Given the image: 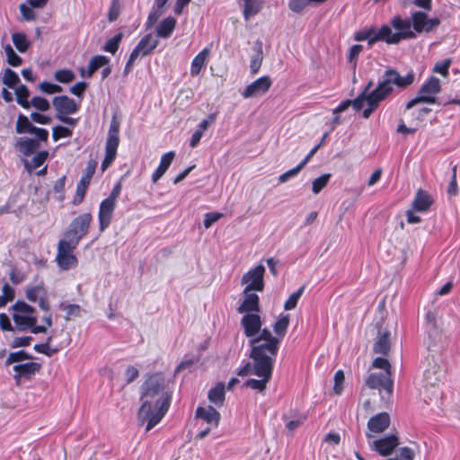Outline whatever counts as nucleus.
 <instances>
[{"label": "nucleus", "instance_id": "34", "mask_svg": "<svg viewBox=\"0 0 460 460\" xmlns=\"http://www.w3.org/2000/svg\"><path fill=\"white\" fill-rule=\"evenodd\" d=\"M290 323V317L288 314H280L279 319L273 323L272 328L277 338H279V343L287 334Z\"/></svg>", "mask_w": 460, "mask_h": 460}, {"label": "nucleus", "instance_id": "50", "mask_svg": "<svg viewBox=\"0 0 460 460\" xmlns=\"http://www.w3.org/2000/svg\"><path fill=\"white\" fill-rule=\"evenodd\" d=\"M4 52L7 58V62L12 66H19L22 63V59L20 56H18L11 45H6L4 47Z\"/></svg>", "mask_w": 460, "mask_h": 460}, {"label": "nucleus", "instance_id": "53", "mask_svg": "<svg viewBox=\"0 0 460 460\" xmlns=\"http://www.w3.org/2000/svg\"><path fill=\"white\" fill-rule=\"evenodd\" d=\"M96 167L97 162L93 159L89 160L80 180L90 184Z\"/></svg>", "mask_w": 460, "mask_h": 460}, {"label": "nucleus", "instance_id": "4", "mask_svg": "<svg viewBox=\"0 0 460 460\" xmlns=\"http://www.w3.org/2000/svg\"><path fill=\"white\" fill-rule=\"evenodd\" d=\"M167 394L172 400V391L162 372L148 375L140 388V399L162 400Z\"/></svg>", "mask_w": 460, "mask_h": 460}, {"label": "nucleus", "instance_id": "19", "mask_svg": "<svg viewBox=\"0 0 460 460\" xmlns=\"http://www.w3.org/2000/svg\"><path fill=\"white\" fill-rule=\"evenodd\" d=\"M392 27L396 31V39L399 42L407 39L415 38V32L411 30V22L409 19H402L395 15L391 21Z\"/></svg>", "mask_w": 460, "mask_h": 460}, {"label": "nucleus", "instance_id": "2", "mask_svg": "<svg viewBox=\"0 0 460 460\" xmlns=\"http://www.w3.org/2000/svg\"><path fill=\"white\" fill-rule=\"evenodd\" d=\"M249 344L251 346V358L275 362L280 345L279 338L272 335L269 329H261L256 336L250 339Z\"/></svg>", "mask_w": 460, "mask_h": 460}, {"label": "nucleus", "instance_id": "37", "mask_svg": "<svg viewBox=\"0 0 460 460\" xmlns=\"http://www.w3.org/2000/svg\"><path fill=\"white\" fill-rule=\"evenodd\" d=\"M110 58L103 55H96L93 57L87 67V77H91L99 68L107 66Z\"/></svg>", "mask_w": 460, "mask_h": 460}, {"label": "nucleus", "instance_id": "6", "mask_svg": "<svg viewBox=\"0 0 460 460\" xmlns=\"http://www.w3.org/2000/svg\"><path fill=\"white\" fill-rule=\"evenodd\" d=\"M92 221L93 215L90 212L78 215L65 231L63 240L78 245L80 241L88 234Z\"/></svg>", "mask_w": 460, "mask_h": 460}, {"label": "nucleus", "instance_id": "20", "mask_svg": "<svg viewBox=\"0 0 460 460\" xmlns=\"http://www.w3.org/2000/svg\"><path fill=\"white\" fill-rule=\"evenodd\" d=\"M424 104H431V77L425 81L417 95L406 104L405 112Z\"/></svg>", "mask_w": 460, "mask_h": 460}, {"label": "nucleus", "instance_id": "17", "mask_svg": "<svg viewBox=\"0 0 460 460\" xmlns=\"http://www.w3.org/2000/svg\"><path fill=\"white\" fill-rule=\"evenodd\" d=\"M26 298L31 302H37L39 300L40 308L49 313L50 310V305L48 297V294L43 285H36L29 288L26 290Z\"/></svg>", "mask_w": 460, "mask_h": 460}, {"label": "nucleus", "instance_id": "11", "mask_svg": "<svg viewBox=\"0 0 460 460\" xmlns=\"http://www.w3.org/2000/svg\"><path fill=\"white\" fill-rule=\"evenodd\" d=\"M399 437L396 434H389L374 440L369 446L382 456H390L399 446Z\"/></svg>", "mask_w": 460, "mask_h": 460}, {"label": "nucleus", "instance_id": "21", "mask_svg": "<svg viewBox=\"0 0 460 460\" xmlns=\"http://www.w3.org/2000/svg\"><path fill=\"white\" fill-rule=\"evenodd\" d=\"M52 103L57 111V115H69L79 110V105L75 100L66 95L54 97Z\"/></svg>", "mask_w": 460, "mask_h": 460}, {"label": "nucleus", "instance_id": "18", "mask_svg": "<svg viewBox=\"0 0 460 460\" xmlns=\"http://www.w3.org/2000/svg\"><path fill=\"white\" fill-rule=\"evenodd\" d=\"M241 325L243 329L244 335L252 339L256 336L261 329V318L258 313L245 314L241 319Z\"/></svg>", "mask_w": 460, "mask_h": 460}, {"label": "nucleus", "instance_id": "28", "mask_svg": "<svg viewBox=\"0 0 460 460\" xmlns=\"http://www.w3.org/2000/svg\"><path fill=\"white\" fill-rule=\"evenodd\" d=\"M174 156L175 153L173 151H169L162 155L158 167L152 174L153 182H156L159 179L162 178V176L170 167Z\"/></svg>", "mask_w": 460, "mask_h": 460}, {"label": "nucleus", "instance_id": "5", "mask_svg": "<svg viewBox=\"0 0 460 460\" xmlns=\"http://www.w3.org/2000/svg\"><path fill=\"white\" fill-rule=\"evenodd\" d=\"M252 373L261 377V379L250 378L245 381L244 385L262 392L266 389L267 384L271 379L275 362L259 358H252Z\"/></svg>", "mask_w": 460, "mask_h": 460}, {"label": "nucleus", "instance_id": "45", "mask_svg": "<svg viewBox=\"0 0 460 460\" xmlns=\"http://www.w3.org/2000/svg\"><path fill=\"white\" fill-rule=\"evenodd\" d=\"M51 341H52V336H49V337H48L46 342L35 344L33 349L38 353H41L48 357H51L58 351V348L50 347Z\"/></svg>", "mask_w": 460, "mask_h": 460}, {"label": "nucleus", "instance_id": "49", "mask_svg": "<svg viewBox=\"0 0 460 460\" xmlns=\"http://www.w3.org/2000/svg\"><path fill=\"white\" fill-rule=\"evenodd\" d=\"M2 82L9 88H13L19 82L18 75L11 68H5Z\"/></svg>", "mask_w": 460, "mask_h": 460}, {"label": "nucleus", "instance_id": "10", "mask_svg": "<svg viewBox=\"0 0 460 460\" xmlns=\"http://www.w3.org/2000/svg\"><path fill=\"white\" fill-rule=\"evenodd\" d=\"M264 273L265 268L263 265L260 264L243 275L242 283L247 284L243 293L250 291H262L264 288Z\"/></svg>", "mask_w": 460, "mask_h": 460}, {"label": "nucleus", "instance_id": "38", "mask_svg": "<svg viewBox=\"0 0 460 460\" xmlns=\"http://www.w3.org/2000/svg\"><path fill=\"white\" fill-rule=\"evenodd\" d=\"M413 31L420 33L428 24V15L420 11H416L411 14Z\"/></svg>", "mask_w": 460, "mask_h": 460}, {"label": "nucleus", "instance_id": "36", "mask_svg": "<svg viewBox=\"0 0 460 460\" xmlns=\"http://www.w3.org/2000/svg\"><path fill=\"white\" fill-rule=\"evenodd\" d=\"M226 396L224 383H217L216 386L208 391V400L215 405L220 407L223 405Z\"/></svg>", "mask_w": 460, "mask_h": 460}, {"label": "nucleus", "instance_id": "60", "mask_svg": "<svg viewBox=\"0 0 460 460\" xmlns=\"http://www.w3.org/2000/svg\"><path fill=\"white\" fill-rule=\"evenodd\" d=\"M39 88L43 92V93H46L48 94H53V93H61L62 92V87L58 84H52V83H49V82H42L39 84Z\"/></svg>", "mask_w": 460, "mask_h": 460}, {"label": "nucleus", "instance_id": "51", "mask_svg": "<svg viewBox=\"0 0 460 460\" xmlns=\"http://www.w3.org/2000/svg\"><path fill=\"white\" fill-rule=\"evenodd\" d=\"M376 34V30L374 28H370L367 30L358 31L355 34L354 39L355 40L358 41L367 40L368 46L372 47L376 42H371L370 40L375 37Z\"/></svg>", "mask_w": 460, "mask_h": 460}, {"label": "nucleus", "instance_id": "16", "mask_svg": "<svg viewBox=\"0 0 460 460\" xmlns=\"http://www.w3.org/2000/svg\"><path fill=\"white\" fill-rule=\"evenodd\" d=\"M117 204L104 199L99 206L98 222L100 232H104L111 225L113 217V213L116 209Z\"/></svg>", "mask_w": 460, "mask_h": 460}, {"label": "nucleus", "instance_id": "42", "mask_svg": "<svg viewBox=\"0 0 460 460\" xmlns=\"http://www.w3.org/2000/svg\"><path fill=\"white\" fill-rule=\"evenodd\" d=\"M49 157V152L46 150L40 151L32 158L31 163H26L25 167L28 172L40 167Z\"/></svg>", "mask_w": 460, "mask_h": 460}, {"label": "nucleus", "instance_id": "64", "mask_svg": "<svg viewBox=\"0 0 460 460\" xmlns=\"http://www.w3.org/2000/svg\"><path fill=\"white\" fill-rule=\"evenodd\" d=\"M309 0H289L288 7L294 13H300L309 5Z\"/></svg>", "mask_w": 460, "mask_h": 460}, {"label": "nucleus", "instance_id": "8", "mask_svg": "<svg viewBox=\"0 0 460 460\" xmlns=\"http://www.w3.org/2000/svg\"><path fill=\"white\" fill-rule=\"evenodd\" d=\"M414 82V74L409 72L406 75H401L396 70L389 68L385 71L383 80L376 88L381 89V93L387 98L394 91L393 84L399 88H406Z\"/></svg>", "mask_w": 460, "mask_h": 460}, {"label": "nucleus", "instance_id": "59", "mask_svg": "<svg viewBox=\"0 0 460 460\" xmlns=\"http://www.w3.org/2000/svg\"><path fill=\"white\" fill-rule=\"evenodd\" d=\"M412 115H416L415 122H418L419 125L423 121V119L429 115L431 109L424 105H419L415 108H412Z\"/></svg>", "mask_w": 460, "mask_h": 460}, {"label": "nucleus", "instance_id": "15", "mask_svg": "<svg viewBox=\"0 0 460 460\" xmlns=\"http://www.w3.org/2000/svg\"><path fill=\"white\" fill-rule=\"evenodd\" d=\"M366 385L371 389L384 390L388 395L393 393L394 381L388 374L372 373L367 376Z\"/></svg>", "mask_w": 460, "mask_h": 460}, {"label": "nucleus", "instance_id": "35", "mask_svg": "<svg viewBox=\"0 0 460 460\" xmlns=\"http://www.w3.org/2000/svg\"><path fill=\"white\" fill-rule=\"evenodd\" d=\"M243 15L245 21L257 15L261 12L263 4L262 0H243Z\"/></svg>", "mask_w": 460, "mask_h": 460}, {"label": "nucleus", "instance_id": "31", "mask_svg": "<svg viewBox=\"0 0 460 460\" xmlns=\"http://www.w3.org/2000/svg\"><path fill=\"white\" fill-rule=\"evenodd\" d=\"M209 57V49L205 48L202 49L191 61L190 75L197 76L199 75L201 69L206 66Z\"/></svg>", "mask_w": 460, "mask_h": 460}, {"label": "nucleus", "instance_id": "54", "mask_svg": "<svg viewBox=\"0 0 460 460\" xmlns=\"http://www.w3.org/2000/svg\"><path fill=\"white\" fill-rule=\"evenodd\" d=\"M73 135V130L64 127V126H56L52 129V137L54 141H58L60 138L70 137Z\"/></svg>", "mask_w": 460, "mask_h": 460}, {"label": "nucleus", "instance_id": "12", "mask_svg": "<svg viewBox=\"0 0 460 460\" xmlns=\"http://www.w3.org/2000/svg\"><path fill=\"white\" fill-rule=\"evenodd\" d=\"M13 379L16 385H20L22 380L30 381L41 369V364L38 362H26L16 364L13 367Z\"/></svg>", "mask_w": 460, "mask_h": 460}, {"label": "nucleus", "instance_id": "52", "mask_svg": "<svg viewBox=\"0 0 460 460\" xmlns=\"http://www.w3.org/2000/svg\"><path fill=\"white\" fill-rule=\"evenodd\" d=\"M54 78L59 83L68 84L75 79V74L70 69H60L55 72Z\"/></svg>", "mask_w": 460, "mask_h": 460}, {"label": "nucleus", "instance_id": "40", "mask_svg": "<svg viewBox=\"0 0 460 460\" xmlns=\"http://www.w3.org/2000/svg\"><path fill=\"white\" fill-rule=\"evenodd\" d=\"M32 358H33L32 355L29 354L28 352H26L23 349H21V350H18L15 352L9 353V355L7 356V358L5 359L4 366L8 367L13 363H20L23 360L32 359Z\"/></svg>", "mask_w": 460, "mask_h": 460}, {"label": "nucleus", "instance_id": "24", "mask_svg": "<svg viewBox=\"0 0 460 460\" xmlns=\"http://www.w3.org/2000/svg\"><path fill=\"white\" fill-rule=\"evenodd\" d=\"M196 418L201 419L212 427L217 428L219 424L221 415L213 406H199L196 410Z\"/></svg>", "mask_w": 460, "mask_h": 460}, {"label": "nucleus", "instance_id": "23", "mask_svg": "<svg viewBox=\"0 0 460 460\" xmlns=\"http://www.w3.org/2000/svg\"><path fill=\"white\" fill-rule=\"evenodd\" d=\"M261 311L260 297L255 293H244V298L241 305L237 307L239 314H254Z\"/></svg>", "mask_w": 460, "mask_h": 460}, {"label": "nucleus", "instance_id": "43", "mask_svg": "<svg viewBox=\"0 0 460 460\" xmlns=\"http://www.w3.org/2000/svg\"><path fill=\"white\" fill-rule=\"evenodd\" d=\"M122 38L123 33L119 32L118 34L114 35L112 38H111L105 42L104 46L102 47V49L105 52H109L112 55L116 54L119 48Z\"/></svg>", "mask_w": 460, "mask_h": 460}, {"label": "nucleus", "instance_id": "9", "mask_svg": "<svg viewBox=\"0 0 460 460\" xmlns=\"http://www.w3.org/2000/svg\"><path fill=\"white\" fill-rule=\"evenodd\" d=\"M77 245L61 239L58 243L56 261L63 270H69L78 265V259L74 254Z\"/></svg>", "mask_w": 460, "mask_h": 460}, {"label": "nucleus", "instance_id": "13", "mask_svg": "<svg viewBox=\"0 0 460 460\" xmlns=\"http://www.w3.org/2000/svg\"><path fill=\"white\" fill-rule=\"evenodd\" d=\"M272 85V79L270 75H263L251 83L243 91L242 96L244 99L257 97L265 94Z\"/></svg>", "mask_w": 460, "mask_h": 460}, {"label": "nucleus", "instance_id": "47", "mask_svg": "<svg viewBox=\"0 0 460 460\" xmlns=\"http://www.w3.org/2000/svg\"><path fill=\"white\" fill-rule=\"evenodd\" d=\"M331 177V173H324L314 179L312 183V191L314 194L320 193L327 186Z\"/></svg>", "mask_w": 460, "mask_h": 460}, {"label": "nucleus", "instance_id": "56", "mask_svg": "<svg viewBox=\"0 0 460 460\" xmlns=\"http://www.w3.org/2000/svg\"><path fill=\"white\" fill-rule=\"evenodd\" d=\"M372 366L376 368L384 369L385 370L384 374H388V376L391 377L392 367H391L390 362L385 358H383V357L376 358L373 360Z\"/></svg>", "mask_w": 460, "mask_h": 460}, {"label": "nucleus", "instance_id": "25", "mask_svg": "<svg viewBox=\"0 0 460 460\" xmlns=\"http://www.w3.org/2000/svg\"><path fill=\"white\" fill-rule=\"evenodd\" d=\"M378 337L374 343L373 351L376 354L387 356L391 349V333L389 331L378 332Z\"/></svg>", "mask_w": 460, "mask_h": 460}, {"label": "nucleus", "instance_id": "44", "mask_svg": "<svg viewBox=\"0 0 460 460\" xmlns=\"http://www.w3.org/2000/svg\"><path fill=\"white\" fill-rule=\"evenodd\" d=\"M13 42L15 46V48L20 51L21 53H24L27 51V49L30 47V41L27 40V37L24 33H13L12 35Z\"/></svg>", "mask_w": 460, "mask_h": 460}, {"label": "nucleus", "instance_id": "58", "mask_svg": "<svg viewBox=\"0 0 460 460\" xmlns=\"http://www.w3.org/2000/svg\"><path fill=\"white\" fill-rule=\"evenodd\" d=\"M415 456L414 451L408 447H402L399 449L395 457L388 458L387 460H413Z\"/></svg>", "mask_w": 460, "mask_h": 460}, {"label": "nucleus", "instance_id": "27", "mask_svg": "<svg viewBox=\"0 0 460 460\" xmlns=\"http://www.w3.org/2000/svg\"><path fill=\"white\" fill-rule=\"evenodd\" d=\"M380 89L375 88L367 94V108L363 111V117L369 118L372 112L378 107L379 103L386 99V97L379 91Z\"/></svg>", "mask_w": 460, "mask_h": 460}, {"label": "nucleus", "instance_id": "14", "mask_svg": "<svg viewBox=\"0 0 460 460\" xmlns=\"http://www.w3.org/2000/svg\"><path fill=\"white\" fill-rule=\"evenodd\" d=\"M391 423L390 415L387 412H380L372 416L367 421V432L366 437L367 438H373V434L383 433L385 431Z\"/></svg>", "mask_w": 460, "mask_h": 460}, {"label": "nucleus", "instance_id": "22", "mask_svg": "<svg viewBox=\"0 0 460 460\" xmlns=\"http://www.w3.org/2000/svg\"><path fill=\"white\" fill-rule=\"evenodd\" d=\"M158 40L154 38L151 33L146 34L140 39L137 46L133 49L131 53L137 58L141 55L143 57L150 55L153 50L158 46Z\"/></svg>", "mask_w": 460, "mask_h": 460}, {"label": "nucleus", "instance_id": "57", "mask_svg": "<svg viewBox=\"0 0 460 460\" xmlns=\"http://www.w3.org/2000/svg\"><path fill=\"white\" fill-rule=\"evenodd\" d=\"M430 375V371L427 369L423 372L421 378L418 380V385L420 394L429 393V387L431 386V383L429 382Z\"/></svg>", "mask_w": 460, "mask_h": 460}, {"label": "nucleus", "instance_id": "1", "mask_svg": "<svg viewBox=\"0 0 460 460\" xmlns=\"http://www.w3.org/2000/svg\"><path fill=\"white\" fill-rule=\"evenodd\" d=\"M13 320L19 332L30 330L32 333H45L47 328L52 326L51 314L44 315L42 320L46 325H38V319L34 315L35 308L24 301H17L13 305Z\"/></svg>", "mask_w": 460, "mask_h": 460}, {"label": "nucleus", "instance_id": "46", "mask_svg": "<svg viewBox=\"0 0 460 460\" xmlns=\"http://www.w3.org/2000/svg\"><path fill=\"white\" fill-rule=\"evenodd\" d=\"M89 186V183H86L81 180L78 181L76 185L75 194L72 200L73 205L78 206L83 202Z\"/></svg>", "mask_w": 460, "mask_h": 460}, {"label": "nucleus", "instance_id": "41", "mask_svg": "<svg viewBox=\"0 0 460 460\" xmlns=\"http://www.w3.org/2000/svg\"><path fill=\"white\" fill-rule=\"evenodd\" d=\"M15 94H16L17 103L20 104L24 109H29L31 102H29V100H28V98L30 96V91L28 89V87L24 84L20 85L15 90Z\"/></svg>", "mask_w": 460, "mask_h": 460}, {"label": "nucleus", "instance_id": "29", "mask_svg": "<svg viewBox=\"0 0 460 460\" xmlns=\"http://www.w3.org/2000/svg\"><path fill=\"white\" fill-rule=\"evenodd\" d=\"M431 205V199L429 193L423 190H419L411 203V208L414 211L424 212L428 211Z\"/></svg>", "mask_w": 460, "mask_h": 460}, {"label": "nucleus", "instance_id": "55", "mask_svg": "<svg viewBox=\"0 0 460 460\" xmlns=\"http://www.w3.org/2000/svg\"><path fill=\"white\" fill-rule=\"evenodd\" d=\"M31 106H33L35 109L40 111H47L50 108L49 101L41 96L32 97L30 102V107Z\"/></svg>", "mask_w": 460, "mask_h": 460}, {"label": "nucleus", "instance_id": "61", "mask_svg": "<svg viewBox=\"0 0 460 460\" xmlns=\"http://www.w3.org/2000/svg\"><path fill=\"white\" fill-rule=\"evenodd\" d=\"M345 380L344 372L338 370L334 375L333 391L336 394H341L343 390V383Z\"/></svg>", "mask_w": 460, "mask_h": 460}, {"label": "nucleus", "instance_id": "33", "mask_svg": "<svg viewBox=\"0 0 460 460\" xmlns=\"http://www.w3.org/2000/svg\"><path fill=\"white\" fill-rule=\"evenodd\" d=\"M40 143L34 138H20L15 144L16 148L24 155L30 156L40 148Z\"/></svg>", "mask_w": 460, "mask_h": 460}, {"label": "nucleus", "instance_id": "26", "mask_svg": "<svg viewBox=\"0 0 460 460\" xmlns=\"http://www.w3.org/2000/svg\"><path fill=\"white\" fill-rule=\"evenodd\" d=\"M167 2L168 0H155L154 6L148 13L146 22V30L151 29L157 22L160 16L164 13Z\"/></svg>", "mask_w": 460, "mask_h": 460}, {"label": "nucleus", "instance_id": "7", "mask_svg": "<svg viewBox=\"0 0 460 460\" xmlns=\"http://www.w3.org/2000/svg\"><path fill=\"white\" fill-rule=\"evenodd\" d=\"M120 122L116 115H113L111 120L108 136L105 144V156L102 162V171L107 170L114 162L117 150L119 145Z\"/></svg>", "mask_w": 460, "mask_h": 460}, {"label": "nucleus", "instance_id": "30", "mask_svg": "<svg viewBox=\"0 0 460 460\" xmlns=\"http://www.w3.org/2000/svg\"><path fill=\"white\" fill-rule=\"evenodd\" d=\"M176 24L177 21L175 18L172 16H167L158 24L156 28V35L163 39L169 38L172 34Z\"/></svg>", "mask_w": 460, "mask_h": 460}, {"label": "nucleus", "instance_id": "62", "mask_svg": "<svg viewBox=\"0 0 460 460\" xmlns=\"http://www.w3.org/2000/svg\"><path fill=\"white\" fill-rule=\"evenodd\" d=\"M303 168L304 167L300 164H298L296 167L280 174L279 177V182L284 183L287 181H288L290 178L296 176Z\"/></svg>", "mask_w": 460, "mask_h": 460}, {"label": "nucleus", "instance_id": "39", "mask_svg": "<svg viewBox=\"0 0 460 460\" xmlns=\"http://www.w3.org/2000/svg\"><path fill=\"white\" fill-rule=\"evenodd\" d=\"M35 126L29 120V119L23 115L20 114L17 118L15 131L18 134H31L35 129Z\"/></svg>", "mask_w": 460, "mask_h": 460}, {"label": "nucleus", "instance_id": "32", "mask_svg": "<svg viewBox=\"0 0 460 460\" xmlns=\"http://www.w3.org/2000/svg\"><path fill=\"white\" fill-rule=\"evenodd\" d=\"M371 42L385 41L387 44H398L399 40L396 39L395 32L392 31L390 26L385 24L381 26L375 37L370 40Z\"/></svg>", "mask_w": 460, "mask_h": 460}, {"label": "nucleus", "instance_id": "48", "mask_svg": "<svg viewBox=\"0 0 460 460\" xmlns=\"http://www.w3.org/2000/svg\"><path fill=\"white\" fill-rule=\"evenodd\" d=\"M304 291L305 286H302L296 292L292 293L284 304L285 310L289 311L295 309Z\"/></svg>", "mask_w": 460, "mask_h": 460}, {"label": "nucleus", "instance_id": "63", "mask_svg": "<svg viewBox=\"0 0 460 460\" xmlns=\"http://www.w3.org/2000/svg\"><path fill=\"white\" fill-rule=\"evenodd\" d=\"M120 13L119 0H112L108 13V20L112 22L116 21Z\"/></svg>", "mask_w": 460, "mask_h": 460}, {"label": "nucleus", "instance_id": "3", "mask_svg": "<svg viewBox=\"0 0 460 460\" xmlns=\"http://www.w3.org/2000/svg\"><path fill=\"white\" fill-rule=\"evenodd\" d=\"M141 405L137 411V420L141 424L146 423V431L155 428L165 416L170 405L171 398L167 394L162 400L140 399Z\"/></svg>", "mask_w": 460, "mask_h": 460}]
</instances>
